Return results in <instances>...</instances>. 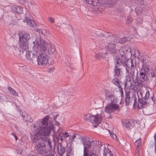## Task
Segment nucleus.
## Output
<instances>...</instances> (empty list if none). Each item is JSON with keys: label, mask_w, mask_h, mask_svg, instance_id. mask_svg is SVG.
<instances>
[{"label": "nucleus", "mask_w": 156, "mask_h": 156, "mask_svg": "<svg viewBox=\"0 0 156 156\" xmlns=\"http://www.w3.org/2000/svg\"><path fill=\"white\" fill-rule=\"evenodd\" d=\"M135 145L136 147V149H140L141 147V139L139 138L135 142Z\"/></svg>", "instance_id": "nucleus-33"}, {"label": "nucleus", "mask_w": 156, "mask_h": 156, "mask_svg": "<svg viewBox=\"0 0 156 156\" xmlns=\"http://www.w3.org/2000/svg\"><path fill=\"white\" fill-rule=\"evenodd\" d=\"M48 52L50 55H52L55 51V48L53 45L50 44H48L47 48Z\"/></svg>", "instance_id": "nucleus-21"}, {"label": "nucleus", "mask_w": 156, "mask_h": 156, "mask_svg": "<svg viewBox=\"0 0 156 156\" xmlns=\"http://www.w3.org/2000/svg\"><path fill=\"white\" fill-rule=\"evenodd\" d=\"M140 153V149H136L135 156H139Z\"/></svg>", "instance_id": "nucleus-45"}, {"label": "nucleus", "mask_w": 156, "mask_h": 156, "mask_svg": "<svg viewBox=\"0 0 156 156\" xmlns=\"http://www.w3.org/2000/svg\"><path fill=\"white\" fill-rule=\"evenodd\" d=\"M60 135L61 136V141L63 140L65 138H67L70 136L69 133L67 132L62 133Z\"/></svg>", "instance_id": "nucleus-32"}, {"label": "nucleus", "mask_w": 156, "mask_h": 156, "mask_svg": "<svg viewBox=\"0 0 156 156\" xmlns=\"http://www.w3.org/2000/svg\"><path fill=\"white\" fill-rule=\"evenodd\" d=\"M4 13V11L3 9L0 7V19L3 17Z\"/></svg>", "instance_id": "nucleus-42"}, {"label": "nucleus", "mask_w": 156, "mask_h": 156, "mask_svg": "<svg viewBox=\"0 0 156 156\" xmlns=\"http://www.w3.org/2000/svg\"><path fill=\"white\" fill-rule=\"evenodd\" d=\"M105 57V54L104 53H102L101 52H99L98 54H96L95 55V58L97 59H101V58H104Z\"/></svg>", "instance_id": "nucleus-31"}, {"label": "nucleus", "mask_w": 156, "mask_h": 156, "mask_svg": "<svg viewBox=\"0 0 156 156\" xmlns=\"http://www.w3.org/2000/svg\"><path fill=\"white\" fill-rule=\"evenodd\" d=\"M19 41L27 43L30 38V35L27 33H20L19 34Z\"/></svg>", "instance_id": "nucleus-16"}, {"label": "nucleus", "mask_w": 156, "mask_h": 156, "mask_svg": "<svg viewBox=\"0 0 156 156\" xmlns=\"http://www.w3.org/2000/svg\"><path fill=\"white\" fill-rule=\"evenodd\" d=\"M127 52L125 54V59L124 61V65L126 66V78L129 77V78H132L133 80V77L135 76L134 71V70L133 69L134 67V65L133 64V60L131 59L130 60H127L126 58V55Z\"/></svg>", "instance_id": "nucleus-7"}, {"label": "nucleus", "mask_w": 156, "mask_h": 156, "mask_svg": "<svg viewBox=\"0 0 156 156\" xmlns=\"http://www.w3.org/2000/svg\"><path fill=\"white\" fill-rule=\"evenodd\" d=\"M48 20L50 21L51 23H53L55 22V20L54 18L49 17L48 18Z\"/></svg>", "instance_id": "nucleus-43"}, {"label": "nucleus", "mask_w": 156, "mask_h": 156, "mask_svg": "<svg viewBox=\"0 0 156 156\" xmlns=\"http://www.w3.org/2000/svg\"><path fill=\"white\" fill-rule=\"evenodd\" d=\"M14 10L19 14H22L23 13V8L18 6H15L14 7Z\"/></svg>", "instance_id": "nucleus-29"}, {"label": "nucleus", "mask_w": 156, "mask_h": 156, "mask_svg": "<svg viewBox=\"0 0 156 156\" xmlns=\"http://www.w3.org/2000/svg\"><path fill=\"white\" fill-rule=\"evenodd\" d=\"M143 111L144 114L146 115H150L154 113V111L152 108L145 109Z\"/></svg>", "instance_id": "nucleus-30"}, {"label": "nucleus", "mask_w": 156, "mask_h": 156, "mask_svg": "<svg viewBox=\"0 0 156 156\" xmlns=\"http://www.w3.org/2000/svg\"><path fill=\"white\" fill-rule=\"evenodd\" d=\"M19 47L20 51V52H22V53L25 51H27L29 49L27 43L19 42Z\"/></svg>", "instance_id": "nucleus-19"}, {"label": "nucleus", "mask_w": 156, "mask_h": 156, "mask_svg": "<svg viewBox=\"0 0 156 156\" xmlns=\"http://www.w3.org/2000/svg\"><path fill=\"white\" fill-rule=\"evenodd\" d=\"M153 95L150 97V92L148 90L146 92V95L144 96V98H141L140 99L139 97L138 99V102L137 103V106L138 108L141 109L143 107V106L149 103L151 101H154L153 100Z\"/></svg>", "instance_id": "nucleus-9"}, {"label": "nucleus", "mask_w": 156, "mask_h": 156, "mask_svg": "<svg viewBox=\"0 0 156 156\" xmlns=\"http://www.w3.org/2000/svg\"><path fill=\"white\" fill-rule=\"evenodd\" d=\"M149 58L147 56L144 55L142 59V62L143 64L145 65L148 63L149 62Z\"/></svg>", "instance_id": "nucleus-34"}, {"label": "nucleus", "mask_w": 156, "mask_h": 156, "mask_svg": "<svg viewBox=\"0 0 156 156\" xmlns=\"http://www.w3.org/2000/svg\"><path fill=\"white\" fill-rule=\"evenodd\" d=\"M94 115L88 114L85 115L84 116V119L85 121L87 122H93Z\"/></svg>", "instance_id": "nucleus-23"}, {"label": "nucleus", "mask_w": 156, "mask_h": 156, "mask_svg": "<svg viewBox=\"0 0 156 156\" xmlns=\"http://www.w3.org/2000/svg\"><path fill=\"white\" fill-rule=\"evenodd\" d=\"M149 76L151 78H154L156 77V68L152 69L150 70L149 74Z\"/></svg>", "instance_id": "nucleus-28"}, {"label": "nucleus", "mask_w": 156, "mask_h": 156, "mask_svg": "<svg viewBox=\"0 0 156 156\" xmlns=\"http://www.w3.org/2000/svg\"><path fill=\"white\" fill-rule=\"evenodd\" d=\"M8 19H9L10 20H12L11 17L10 16H8Z\"/></svg>", "instance_id": "nucleus-54"}, {"label": "nucleus", "mask_w": 156, "mask_h": 156, "mask_svg": "<svg viewBox=\"0 0 156 156\" xmlns=\"http://www.w3.org/2000/svg\"><path fill=\"white\" fill-rule=\"evenodd\" d=\"M49 117L48 115L44 118L41 121H37L34 123L33 129L36 133L41 136H49L53 128L52 124H48Z\"/></svg>", "instance_id": "nucleus-1"}, {"label": "nucleus", "mask_w": 156, "mask_h": 156, "mask_svg": "<svg viewBox=\"0 0 156 156\" xmlns=\"http://www.w3.org/2000/svg\"><path fill=\"white\" fill-rule=\"evenodd\" d=\"M132 21V18L130 17H128L127 20V23H129Z\"/></svg>", "instance_id": "nucleus-48"}, {"label": "nucleus", "mask_w": 156, "mask_h": 156, "mask_svg": "<svg viewBox=\"0 0 156 156\" xmlns=\"http://www.w3.org/2000/svg\"><path fill=\"white\" fill-rule=\"evenodd\" d=\"M84 146L83 156H96L93 149L95 146L94 141H91L88 139H82Z\"/></svg>", "instance_id": "nucleus-6"}, {"label": "nucleus", "mask_w": 156, "mask_h": 156, "mask_svg": "<svg viewBox=\"0 0 156 156\" xmlns=\"http://www.w3.org/2000/svg\"><path fill=\"white\" fill-rule=\"evenodd\" d=\"M120 55L117 57L116 60L115 61V64L114 69L115 76H119L121 75L122 72L121 69L119 68V66L124 65V61L125 59V54L127 52V50L124 48H121L119 50Z\"/></svg>", "instance_id": "nucleus-3"}, {"label": "nucleus", "mask_w": 156, "mask_h": 156, "mask_svg": "<svg viewBox=\"0 0 156 156\" xmlns=\"http://www.w3.org/2000/svg\"><path fill=\"white\" fill-rule=\"evenodd\" d=\"M53 156H54V155Z\"/></svg>", "instance_id": "nucleus-59"}, {"label": "nucleus", "mask_w": 156, "mask_h": 156, "mask_svg": "<svg viewBox=\"0 0 156 156\" xmlns=\"http://www.w3.org/2000/svg\"><path fill=\"white\" fill-rule=\"evenodd\" d=\"M70 137L69 138L68 140L70 144L72 143L74 139L76 137V136L75 134H73L72 136H70Z\"/></svg>", "instance_id": "nucleus-38"}, {"label": "nucleus", "mask_w": 156, "mask_h": 156, "mask_svg": "<svg viewBox=\"0 0 156 156\" xmlns=\"http://www.w3.org/2000/svg\"><path fill=\"white\" fill-rule=\"evenodd\" d=\"M56 117H57L58 116V115H56Z\"/></svg>", "instance_id": "nucleus-56"}, {"label": "nucleus", "mask_w": 156, "mask_h": 156, "mask_svg": "<svg viewBox=\"0 0 156 156\" xmlns=\"http://www.w3.org/2000/svg\"><path fill=\"white\" fill-rule=\"evenodd\" d=\"M103 148H104V152H103V155L104 156H106L107 154V151H106L107 150L108 151L109 149H108L106 148L104 146L103 147Z\"/></svg>", "instance_id": "nucleus-44"}, {"label": "nucleus", "mask_w": 156, "mask_h": 156, "mask_svg": "<svg viewBox=\"0 0 156 156\" xmlns=\"http://www.w3.org/2000/svg\"><path fill=\"white\" fill-rule=\"evenodd\" d=\"M48 32L45 29H42L41 34L44 36H46L47 35Z\"/></svg>", "instance_id": "nucleus-41"}, {"label": "nucleus", "mask_w": 156, "mask_h": 156, "mask_svg": "<svg viewBox=\"0 0 156 156\" xmlns=\"http://www.w3.org/2000/svg\"><path fill=\"white\" fill-rule=\"evenodd\" d=\"M146 92H145L143 91H139V94L138 93V95L139 98H143L144 96L146 95Z\"/></svg>", "instance_id": "nucleus-37"}, {"label": "nucleus", "mask_w": 156, "mask_h": 156, "mask_svg": "<svg viewBox=\"0 0 156 156\" xmlns=\"http://www.w3.org/2000/svg\"><path fill=\"white\" fill-rule=\"evenodd\" d=\"M33 43L34 46L33 49L37 50L38 52V51L44 52L46 50L47 44L44 40L37 38Z\"/></svg>", "instance_id": "nucleus-8"}, {"label": "nucleus", "mask_w": 156, "mask_h": 156, "mask_svg": "<svg viewBox=\"0 0 156 156\" xmlns=\"http://www.w3.org/2000/svg\"><path fill=\"white\" fill-rule=\"evenodd\" d=\"M37 60L39 65L44 67L48 63V55L45 54H40L38 56Z\"/></svg>", "instance_id": "nucleus-12"}, {"label": "nucleus", "mask_w": 156, "mask_h": 156, "mask_svg": "<svg viewBox=\"0 0 156 156\" xmlns=\"http://www.w3.org/2000/svg\"><path fill=\"white\" fill-rule=\"evenodd\" d=\"M140 70H143V72L146 73V72L150 71V66H143L140 69Z\"/></svg>", "instance_id": "nucleus-36"}, {"label": "nucleus", "mask_w": 156, "mask_h": 156, "mask_svg": "<svg viewBox=\"0 0 156 156\" xmlns=\"http://www.w3.org/2000/svg\"><path fill=\"white\" fill-rule=\"evenodd\" d=\"M136 123L134 120L126 119L123 122V126L124 128L130 130L133 128Z\"/></svg>", "instance_id": "nucleus-13"}, {"label": "nucleus", "mask_w": 156, "mask_h": 156, "mask_svg": "<svg viewBox=\"0 0 156 156\" xmlns=\"http://www.w3.org/2000/svg\"><path fill=\"white\" fill-rule=\"evenodd\" d=\"M8 89L9 92L13 95L15 96H18V93L16 92V91L14 90L11 87H8Z\"/></svg>", "instance_id": "nucleus-35"}, {"label": "nucleus", "mask_w": 156, "mask_h": 156, "mask_svg": "<svg viewBox=\"0 0 156 156\" xmlns=\"http://www.w3.org/2000/svg\"><path fill=\"white\" fill-rule=\"evenodd\" d=\"M22 115L24 120H25L28 122H31L33 121L32 119L31 118L30 115L27 114L26 112H23Z\"/></svg>", "instance_id": "nucleus-22"}, {"label": "nucleus", "mask_w": 156, "mask_h": 156, "mask_svg": "<svg viewBox=\"0 0 156 156\" xmlns=\"http://www.w3.org/2000/svg\"><path fill=\"white\" fill-rule=\"evenodd\" d=\"M119 91L122 97L123 96V92L122 90V89L120 87H119Z\"/></svg>", "instance_id": "nucleus-47"}, {"label": "nucleus", "mask_w": 156, "mask_h": 156, "mask_svg": "<svg viewBox=\"0 0 156 156\" xmlns=\"http://www.w3.org/2000/svg\"><path fill=\"white\" fill-rule=\"evenodd\" d=\"M36 142L35 148L37 152L40 155H43L48 152V150L46 148V145L48 144L50 147L51 146L50 140L48 138H45L44 140L42 138L35 141Z\"/></svg>", "instance_id": "nucleus-4"}, {"label": "nucleus", "mask_w": 156, "mask_h": 156, "mask_svg": "<svg viewBox=\"0 0 156 156\" xmlns=\"http://www.w3.org/2000/svg\"><path fill=\"white\" fill-rule=\"evenodd\" d=\"M105 48L107 51L113 54H115L117 51L116 45L112 43H108L105 45Z\"/></svg>", "instance_id": "nucleus-14"}, {"label": "nucleus", "mask_w": 156, "mask_h": 156, "mask_svg": "<svg viewBox=\"0 0 156 156\" xmlns=\"http://www.w3.org/2000/svg\"><path fill=\"white\" fill-rule=\"evenodd\" d=\"M110 135L112 138L114 140H117V136L115 134H110Z\"/></svg>", "instance_id": "nucleus-46"}, {"label": "nucleus", "mask_w": 156, "mask_h": 156, "mask_svg": "<svg viewBox=\"0 0 156 156\" xmlns=\"http://www.w3.org/2000/svg\"><path fill=\"white\" fill-rule=\"evenodd\" d=\"M54 119H55V118H54Z\"/></svg>", "instance_id": "nucleus-58"}, {"label": "nucleus", "mask_w": 156, "mask_h": 156, "mask_svg": "<svg viewBox=\"0 0 156 156\" xmlns=\"http://www.w3.org/2000/svg\"><path fill=\"white\" fill-rule=\"evenodd\" d=\"M112 83L118 87H120V82L119 79L115 77L112 80Z\"/></svg>", "instance_id": "nucleus-26"}, {"label": "nucleus", "mask_w": 156, "mask_h": 156, "mask_svg": "<svg viewBox=\"0 0 156 156\" xmlns=\"http://www.w3.org/2000/svg\"><path fill=\"white\" fill-rule=\"evenodd\" d=\"M23 21L24 22H26L30 26L32 27H34V25L35 24V23L34 20H29L27 18H25V19L23 20Z\"/></svg>", "instance_id": "nucleus-27"}, {"label": "nucleus", "mask_w": 156, "mask_h": 156, "mask_svg": "<svg viewBox=\"0 0 156 156\" xmlns=\"http://www.w3.org/2000/svg\"><path fill=\"white\" fill-rule=\"evenodd\" d=\"M42 29H41L37 28L36 29V31L38 32L39 34H41Z\"/></svg>", "instance_id": "nucleus-49"}, {"label": "nucleus", "mask_w": 156, "mask_h": 156, "mask_svg": "<svg viewBox=\"0 0 156 156\" xmlns=\"http://www.w3.org/2000/svg\"><path fill=\"white\" fill-rule=\"evenodd\" d=\"M26 52V57L30 60H32L34 58H36L38 54L37 50L33 49L31 52L28 49Z\"/></svg>", "instance_id": "nucleus-15"}, {"label": "nucleus", "mask_w": 156, "mask_h": 156, "mask_svg": "<svg viewBox=\"0 0 156 156\" xmlns=\"http://www.w3.org/2000/svg\"><path fill=\"white\" fill-rule=\"evenodd\" d=\"M101 144V143L100 142V144L99 145V148H100V150L101 149V147H102V146H103L102 144Z\"/></svg>", "instance_id": "nucleus-52"}, {"label": "nucleus", "mask_w": 156, "mask_h": 156, "mask_svg": "<svg viewBox=\"0 0 156 156\" xmlns=\"http://www.w3.org/2000/svg\"><path fill=\"white\" fill-rule=\"evenodd\" d=\"M108 102L107 105L105 107L104 111L110 115L112 113H117L120 112V108L119 105L116 104V98L112 94L108 95L107 97Z\"/></svg>", "instance_id": "nucleus-2"}, {"label": "nucleus", "mask_w": 156, "mask_h": 156, "mask_svg": "<svg viewBox=\"0 0 156 156\" xmlns=\"http://www.w3.org/2000/svg\"><path fill=\"white\" fill-rule=\"evenodd\" d=\"M11 48L13 51V52L15 53L16 51L18 50L17 46L16 45H13L11 46Z\"/></svg>", "instance_id": "nucleus-40"}, {"label": "nucleus", "mask_w": 156, "mask_h": 156, "mask_svg": "<svg viewBox=\"0 0 156 156\" xmlns=\"http://www.w3.org/2000/svg\"><path fill=\"white\" fill-rule=\"evenodd\" d=\"M143 70H140L139 73V79L137 78L138 73L136 76V78L135 80H134V82H135L136 84H137L139 86H141L143 85V83L144 82H146L147 81V76L146 75V73L143 72Z\"/></svg>", "instance_id": "nucleus-10"}, {"label": "nucleus", "mask_w": 156, "mask_h": 156, "mask_svg": "<svg viewBox=\"0 0 156 156\" xmlns=\"http://www.w3.org/2000/svg\"><path fill=\"white\" fill-rule=\"evenodd\" d=\"M131 55L135 58L139 59L140 58V53L137 50L134 49L131 50L130 51Z\"/></svg>", "instance_id": "nucleus-24"}, {"label": "nucleus", "mask_w": 156, "mask_h": 156, "mask_svg": "<svg viewBox=\"0 0 156 156\" xmlns=\"http://www.w3.org/2000/svg\"><path fill=\"white\" fill-rule=\"evenodd\" d=\"M110 37H108V40L109 39H110Z\"/></svg>", "instance_id": "nucleus-55"}, {"label": "nucleus", "mask_w": 156, "mask_h": 156, "mask_svg": "<svg viewBox=\"0 0 156 156\" xmlns=\"http://www.w3.org/2000/svg\"><path fill=\"white\" fill-rule=\"evenodd\" d=\"M136 98L132 96L129 93H126L125 98V102L127 105L133 106V107H136L137 106Z\"/></svg>", "instance_id": "nucleus-11"}, {"label": "nucleus", "mask_w": 156, "mask_h": 156, "mask_svg": "<svg viewBox=\"0 0 156 156\" xmlns=\"http://www.w3.org/2000/svg\"><path fill=\"white\" fill-rule=\"evenodd\" d=\"M131 80H133L132 79L129 77L126 78V81L124 83V85L125 88L126 87L134 90H135L134 87H136V86H133L132 83L131 82Z\"/></svg>", "instance_id": "nucleus-18"}, {"label": "nucleus", "mask_w": 156, "mask_h": 156, "mask_svg": "<svg viewBox=\"0 0 156 156\" xmlns=\"http://www.w3.org/2000/svg\"><path fill=\"white\" fill-rule=\"evenodd\" d=\"M110 156H113L112 155H110Z\"/></svg>", "instance_id": "nucleus-57"}, {"label": "nucleus", "mask_w": 156, "mask_h": 156, "mask_svg": "<svg viewBox=\"0 0 156 156\" xmlns=\"http://www.w3.org/2000/svg\"><path fill=\"white\" fill-rule=\"evenodd\" d=\"M87 4H93L94 9L95 11H98V9L101 10L100 7L102 5L106 4L110 7H112L116 2L117 0H107L105 1L103 0H82Z\"/></svg>", "instance_id": "nucleus-5"}, {"label": "nucleus", "mask_w": 156, "mask_h": 156, "mask_svg": "<svg viewBox=\"0 0 156 156\" xmlns=\"http://www.w3.org/2000/svg\"><path fill=\"white\" fill-rule=\"evenodd\" d=\"M4 102L3 99L2 98L1 96H0V103L3 104Z\"/></svg>", "instance_id": "nucleus-50"}, {"label": "nucleus", "mask_w": 156, "mask_h": 156, "mask_svg": "<svg viewBox=\"0 0 156 156\" xmlns=\"http://www.w3.org/2000/svg\"><path fill=\"white\" fill-rule=\"evenodd\" d=\"M102 119V115L101 114L98 113L95 115H94L93 122L97 125V126L94 125V127H96L101 122Z\"/></svg>", "instance_id": "nucleus-17"}, {"label": "nucleus", "mask_w": 156, "mask_h": 156, "mask_svg": "<svg viewBox=\"0 0 156 156\" xmlns=\"http://www.w3.org/2000/svg\"><path fill=\"white\" fill-rule=\"evenodd\" d=\"M11 134L14 137L16 141L17 140V137L13 133H12Z\"/></svg>", "instance_id": "nucleus-51"}, {"label": "nucleus", "mask_w": 156, "mask_h": 156, "mask_svg": "<svg viewBox=\"0 0 156 156\" xmlns=\"http://www.w3.org/2000/svg\"><path fill=\"white\" fill-rule=\"evenodd\" d=\"M58 154L60 156H62V154L65 152V148L62 147L61 144L59 145L58 146Z\"/></svg>", "instance_id": "nucleus-25"}, {"label": "nucleus", "mask_w": 156, "mask_h": 156, "mask_svg": "<svg viewBox=\"0 0 156 156\" xmlns=\"http://www.w3.org/2000/svg\"><path fill=\"white\" fill-rule=\"evenodd\" d=\"M136 12L138 15H140L142 12V9L141 7L137 8L135 9Z\"/></svg>", "instance_id": "nucleus-39"}, {"label": "nucleus", "mask_w": 156, "mask_h": 156, "mask_svg": "<svg viewBox=\"0 0 156 156\" xmlns=\"http://www.w3.org/2000/svg\"><path fill=\"white\" fill-rule=\"evenodd\" d=\"M55 124L57 125L58 126L59 125V123L57 121H56L55 122Z\"/></svg>", "instance_id": "nucleus-53"}, {"label": "nucleus", "mask_w": 156, "mask_h": 156, "mask_svg": "<svg viewBox=\"0 0 156 156\" xmlns=\"http://www.w3.org/2000/svg\"><path fill=\"white\" fill-rule=\"evenodd\" d=\"M111 38V41L115 42L118 41L119 43H124L128 40L127 38L125 37H121L119 41L118 40L119 37L117 36H112Z\"/></svg>", "instance_id": "nucleus-20"}]
</instances>
